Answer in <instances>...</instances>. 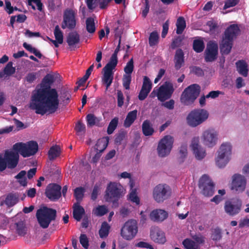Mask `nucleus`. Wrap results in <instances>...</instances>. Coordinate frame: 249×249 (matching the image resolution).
I'll return each mask as SVG.
<instances>
[{
	"mask_svg": "<svg viewBox=\"0 0 249 249\" xmlns=\"http://www.w3.org/2000/svg\"><path fill=\"white\" fill-rule=\"evenodd\" d=\"M54 81L53 74H47L41 81L40 88L33 92L29 107L36 113L52 114L58 109L59 94L55 89L51 88Z\"/></svg>",
	"mask_w": 249,
	"mask_h": 249,
	"instance_id": "1",
	"label": "nucleus"
},
{
	"mask_svg": "<svg viewBox=\"0 0 249 249\" xmlns=\"http://www.w3.org/2000/svg\"><path fill=\"white\" fill-rule=\"evenodd\" d=\"M125 193L124 187L119 183L110 182L107 185L104 199L106 201L112 203L113 208L119 207V200L122 198Z\"/></svg>",
	"mask_w": 249,
	"mask_h": 249,
	"instance_id": "2",
	"label": "nucleus"
},
{
	"mask_svg": "<svg viewBox=\"0 0 249 249\" xmlns=\"http://www.w3.org/2000/svg\"><path fill=\"white\" fill-rule=\"evenodd\" d=\"M240 30L238 25L231 24L225 31L222 37L220 50L222 54H228L232 47L233 40L240 34Z\"/></svg>",
	"mask_w": 249,
	"mask_h": 249,
	"instance_id": "3",
	"label": "nucleus"
},
{
	"mask_svg": "<svg viewBox=\"0 0 249 249\" xmlns=\"http://www.w3.org/2000/svg\"><path fill=\"white\" fill-rule=\"evenodd\" d=\"M36 217L40 226L46 229L52 221L55 220L57 212L55 209L44 206L37 211Z\"/></svg>",
	"mask_w": 249,
	"mask_h": 249,
	"instance_id": "4",
	"label": "nucleus"
},
{
	"mask_svg": "<svg viewBox=\"0 0 249 249\" xmlns=\"http://www.w3.org/2000/svg\"><path fill=\"white\" fill-rule=\"evenodd\" d=\"M209 115L208 111L205 109H195L187 116V123L189 126L195 127L206 121Z\"/></svg>",
	"mask_w": 249,
	"mask_h": 249,
	"instance_id": "5",
	"label": "nucleus"
},
{
	"mask_svg": "<svg viewBox=\"0 0 249 249\" xmlns=\"http://www.w3.org/2000/svg\"><path fill=\"white\" fill-rule=\"evenodd\" d=\"M12 149L18 151L24 158L29 157L36 154L38 145L35 141H30L27 143L17 142L13 145Z\"/></svg>",
	"mask_w": 249,
	"mask_h": 249,
	"instance_id": "6",
	"label": "nucleus"
},
{
	"mask_svg": "<svg viewBox=\"0 0 249 249\" xmlns=\"http://www.w3.org/2000/svg\"><path fill=\"white\" fill-rule=\"evenodd\" d=\"M200 87L197 84H193L186 88L181 94L180 101L186 106L192 105L198 96Z\"/></svg>",
	"mask_w": 249,
	"mask_h": 249,
	"instance_id": "7",
	"label": "nucleus"
},
{
	"mask_svg": "<svg viewBox=\"0 0 249 249\" xmlns=\"http://www.w3.org/2000/svg\"><path fill=\"white\" fill-rule=\"evenodd\" d=\"M231 154V146L230 143L226 142L221 144L215 161L219 168H223L228 163Z\"/></svg>",
	"mask_w": 249,
	"mask_h": 249,
	"instance_id": "8",
	"label": "nucleus"
},
{
	"mask_svg": "<svg viewBox=\"0 0 249 249\" xmlns=\"http://www.w3.org/2000/svg\"><path fill=\"white\" fill-rule=\"evenodd\" d=\"M171 194V189L166 184H159L154 188L153 196L158 203H162L169 198Z\"/></svg>",
	"mask_w": 249,
	"mask_h": 249,
	"instance_id": "9",
	"label": "nucleus"
},
{
	"mask_svg": "<svg viewBox=\"0 0 249 249\" xmlns=\"http://www.w3.org/2000/svg\"><path fill=\"white\" fill-rule=\"evenodd\" d=\"M137 232L138 227L137 222L133 219L126 221L121 230V236L124 239L127 240H131L133 239Z\"/></svg>",
	"mask_w": 249,
	"mask_h": 249,
	"instance_id": "10",
	"label": "nucleus"
},
{
	"mask_svg": "<svg viewBox=\"0 0 249 249\" xmlns=\"http://www.w3.org/2000/svg\"><path fill=\"white\" fill-rule=\"evenodd\" d=\"M173 138L170 135L165 136L161 139L158 144L157 151L160 157H165L168 155L173 147Z\"/></svg>",
	"mask_w": 249,
	"mask_h": 249,
	"instance_id": "11",
	"label": "nucleus"
},
{
	"mask_svg": "<svg viewBox=\"0 0 249 249\" xmlns=\"http://www.w3.org/2000/svg\"><path fill=\"white\" fill-rule=\"evenodd\" d=\"M199 187L202 194L205 196H212L214 193V184L209 177L204 174L199 179Z\"/></svg>",
	"mask_w": 249,
	"mask_h": 249,
	"instance_id": "12",
	"label": "nucleus"
},
{
	"mask_svg": "<svg viewBox=\"0 0 249 249\" xmlns=\"http://www.w3.org/2000/svg\"><path fill=\"white\" fill-rule=\"evenodd\" d=\"M242 205V201L238 199L227 200L224 205L225 212L230 216H235L240 213Z\"/></svg>",
	"mask_w": 249,
	"mask_h": 249,
	"instance_id": "13",
	"label": "nucleus"
},
{
	"mask_svg": "<svg viewBox=\"0 0 249 249\" xmlns=\"http://www.w3.org/2000/svg\"><path fill=\"white\" fill-rule=\"evenodd\" d=\"M174 91L173 84L169 82H165L158 89L157 96L159 100L164 102L170 99Z\"/></svg>",
	"mask_w": 249,
	"mask_h": 249,
	"instance_id": "14",
	"label": "nucleus"
},
{
	"mask_svg": "<svg viewBox=\"0 0 249 249\" xmlns=\"http://www.w3.org/2000/svg\"><path fill=\"white\" fill-rule=\"evenodd\" d=\"M218 46L215 41H210L204 52V59L206 62H213L217 59Z\"/></svg>",
	"mask_w": 249,
	"mask_h": 249,
	"instance_id": "15",
	"label": "nucleus"
},
{
	"mask_svg": "<svg viewBox=\"0 0 249 249\" xmlns=\"http://www.w3.org/2000/svg\"><path fill=\"white\" fill-rule=\"evenodd\" d=\"M232 178L231 190L236 193L243 192L245 190L247 184L245 177L240 174H234Z\"/></svg>",
	"mask_w": 249,
	"mask_h": 249,
	"instance_id": "16",
	"label": "nucleus"
},
{
	"mask_svg": "<svg viewBox=\"0 0 249 249\" xmlns=\"http://www.w3.org/2000/svg\"><path fill=\"white\" fill-rule=\"evenodd\" d=\"M61 186L57 184H50L45 191V196L50 201L55 202L61 196Z\"/></svg>",
	"mask_w": 249,
	"mask_h": 249,
	"instance_id": "17",
	"label": "nucleus"
},
{
	"mask_svg": "<svg viewBox=\"0 0 249 249\" xmlns=\"http://www.w3.org/2000/svg\"><path fill=\"white\" fill-rule=\"evenodd\" d=\"M4 159L9 169H13L17 167L19 161V153L18 151L6 150L4 154Z\"/></svg>",
	"mask_w": 249,
	"mask_h": 249,
	"instance_id": "18",
	"label": "nucleus"
},
{
	"mask_svg": "<svg viewBox=\"0 0 249 249\" xmlns=\"http://www.w3.org/2000/svg\"><path fill=\"white\" fill-rule=\"evenodd\" d=\"M76 26L75 13L71 9L65 10L63 16V21L61 27L63 29L68 28L73 29Z\"/></svg>",
	"mask_w": 249,
	"mask_h": 249,
	"instance_id": "19",
	"label": "nucleus"
},
{
	"mask_svg": "<svg viewBox=\"0 0 249 249\" xmlns=\"http://www.w3.org/2000/svg\"><path fill=\"white\" fill-rule=\"evenodd\" d=\"M217 133L213 129H208L205 131L202 135L203 143L209 147L213 146L217 139Z\"/></svg>",
	"mask_w": 249,
	"mask_h": 249,
	"instance_id": "20",
	"label": "nucleus"
},
{
	"mask_svg": "<svg viewBox=\"0 0 249 249\" xmlns=\"http://www.w3.org/2000/svg\"><path fill=\"white\" fill-rule=\"evenodd\" d=\"M150 235L151 239L155 243L163 244L166 242L164 232L158 227H152Z\"/></svg>",
	"mask_w": 249,
	"mask_h": 249,
	"instance_id": "21",
	"label": "nucleus"
},
{
	"mask_svg": "<svg viewBox=\"0 0 249 249\" xmlns=\"http://www.w3.org/2000/svg\"><path fill=\"white\" fill-rule=\"evenodd\" d=\"M191 147L196 159L201 160L205 157L206 151L199 145L198 138L193 139L192 141Z\"/></svg>",
	"mask_w": 249,
	"mask_h": 249,
	"instance_id": "22",
	"label": "nucleus"
},
{
	"mask_svg": "<svg viewBox=\"0 0 249 249\" xmlns=\"http://www.w3.org/2000/svg\"><path fill=\"white\" fill-rule=\"evenodd\" d=\"M149 216L153 221L162 222L168 217V213L164 210L156 209L150 213Z\"/></svg>",
	"mask_w": 249,
	"mask_h": 249,
	"instance_id": "23",
	"label": "nucleus"
},
{
	"mask_svg": "<svg viewBox=\"0 0 249 249\" xmlns=\"http://www.w3.org/2000/svg\"><path fill=\"white\" fill-rule=\"evenodd\" d=\"M174 62L176 70H179L184 64V53L181 49H178L175 53Z\"/></svg>",
	"mask_w": 249,
	"mask_h": 249,
	"instance_id": "24",
	"label": "nucleus"
},
{
	"mask_svg": "<svg viewBox=\"0 0 249 249\" xmlns=\"http://www.w3.org/2000/svg\"><path fill=\"white\" fill-rule=\"evenodd\" d=\"M104 71L103 76L102 78V81L106 84V89L110 86L112 83L113 79V72L112 71L103 69Z\"/></svg>",
	"mask_w": 249,
	"mask_h": 249,
	"instance_id": "25",
	"label": "nucleus"
},
{
	"mask_svg": "<svg viewBox=\"0 0 249 249\" xmlns=\"http://www.w3.org/2000/svg\"><path fill=\"white\" fill-rule=\"evenodd\" d=\"M137 110L135 109L134 110L129 112L124 121V126L125 127H129L137 119Z\"/></svg>",
	"mask_w": 249,
	"mask_h": 249,
	"instance_id": "26",
	"label": "nucleus"
},
{
	"mask_svg": "<svg viewBox=\"0 0 249 249\" xmlns=\"http://www.w3.org/2000/svg\"><path fill=\"white\" fill-rule=\"evenodd\" d=\"M79 42L80 36L77 32H72L68 34L67 38V42L70 47H73L74 45L79 43Z\"/></svg>",
	"mask_w": 249,
	"mask_h": 249,
	"instance_id": "27",
	"label": "nucleus"
},
{
	"mask_svg": "<svg viewBox=\"0 0 249 249\" xmlns=\"http://www.w3.org/2000/svg\"><path fill=\"white\" fill-rule=\"evenodd\" d=\"M109 138L108 137H103L99 139L96 142L94 148L97 151L102 153L108 145Z\"/></svg>",
	"mask_w": 249,
	"mask_h": 249,
	"instance_id": "28",
	"label": "nucleus"
},
{
	"mask_svg": "<svg viewBox=\"0 0 249 249\" xmlns=\"http://www.w3.org/2000/svg\"><path fill=\"white\" fill-rule=\"evenodd\" d=\"M86 121L88 126L91 127L93 125L97 126H102L100 124L101 118L96 117L93 114H88L86 116Z\"/></svg>",
	"mask_w": 249,
	"mask_h": 249,
	"instance_id": "29",
	"label": "nucleus"
},
{
	"mask_svg": "<svg viewBox=\"0 0 249 249\" xmlns=\"http://www.w3.org/2000/svg\"><path fill=\"white\" fill-rule=\"evenodd\" d=\"M237 71L240 74L244 77H247L248 74V65L246 62L243 60H239L236 62Z\"/></svg>",
	"mask_w": 249,
	"mask_h": 249,
	"instance_id": "30",
	"label": "nucleus"
},
{
	"mask_svg": "<svg viewBox=\"0 0 249 249\" xmlns=\"http://www.w3.org/2000/svg\"><path fill=\"white\" fill-rule=\"evenodd\" d=\"M142 131L145 136H151L153 134L154 130L149 120L143 121L142 124Z\"/></svg>",
	"mask_w": 249,
	"mask_h": 249,
	"instance_id": "31",
	"label": "nucleus"
},
{
	"mask_svg": "<svg viewBox=\"0 0 249 249\" xmlns=\"http://www.w3.org/2000/svg\"><path fill=\"white\" fill-rule=\"evenodd\" d=\"M61 153L60 147L55 145L52 146L48 151V157L50 160H52L59 157Z\"/></svg>",
	"mask_w": 249,
	"mask_h": 249,
	"instance_id": "32",
	"label": "nucleus"
},
{
	"mask_svg": "<svg viewBox=\"0 0 249 249\" xmlns=\"http://www.w3.org/2000/svg\"><path fill=\"white\" fill-rule=\"evenodd\" d=\"M18 195L16 194H9L5 200V203L8 207H11L18 202Z\"/></svg>",
	"mask_w": 249,
	"mask_h": 249,
	"instance_id": "33",
	"label": "nucleus"
},
{
	"mask_svg": "<svg viewBox=\"0 0 249 249\" xmlns=\"http://www.w3.org/2000/svg\"><path fill=\"white\" fill-rule=\"evenodd\" d=\"M85 213L84 209L79 204H75L73 211V217L77 221L81 220L83 215Z\"/></svg>",
	"mask_w": 249,
	"mask_h": 249,
	"instance_id": "34",
	"label": "nucleus"
},
{
	"mask_svg": "<svg viewBox=\"0 0 249 249\" xmlns=\"http://www.w3.org/2000/svg\"><path fill=\"white\" fill-rule=\"evenodd\" d=\"M176 33L178 35L181 34L186 28V21L182 17H179L176 23Z\"/></svg>",
	"mask_w": 249,
	"mask_h": 249,
	"instance_id": "35",
	"label": "nucleus"
},
{
	"mask_svg": "<svg viewBox=\"0 0 249 249\" xmlns=\"http://www.w3.org/2000/svg\"><path fill=\"white\" fill-rule=\"evenodd\" d=\"M86 30L89 33L93 34L96 30L94 19L92 17L87 18L86 20Z\"/></svg>",
	"mask_w": 249,
	"mask_h": 249,
	"instance_id": "36",
	"label": "nucleus"
},
{
	"mask_svg": "<svg viewBox=\"0 0 249 249\" xmlns=\"http://www.w3.org/2000/svg\"><path fill=\"white\" fill-rule=\"evenodd\" d=\"M205 48L203 41L201 39H195L193 41V48L197 53H201Z\"/></svg>",
	"mask_w": 249,
	"mask_h": 249,
	"instance_id": "37",
	"label": "nucleus"
},
{
	"mask_svg": "<svg viewBox=\"0 0 249 249\" xmlns=\"http://www.w3.org/2000/svg\"><path fill=\"white\" fill-rule=\"evenodd\" d=\"M182 244L186 249H200L196 243L189 238L184 239Z\"/></svg>",
	"mask_w": 249,
	"mask_h": 249,
	"instance_id": "38",
	"label": "nucleus"
},
{
	"mask_svg": "<svg viewBox=\"0 0 249 249\" xmlns=\"http://www.w3.org/2000/svg\"><path fill=\"white\" fill-rule=\"evenodd\" d=\"M74 129L76 132V134L81 138H82L86 132L85 125L79 121L76 124Z\"/></svg>",
	"mask_w": 249,
	"mask_h": 249,
	"instance_id": "39",
	"label": "nucleus"
},
{
	"mask_svg": "<svg viewBox=\"0 0 249 249\" xmlns=\"http://www.w3.org/2000/svg\"><path fill=\"white\" fill-rule=\"evenodd\" d=\"M109 229L110 226L108 224L106 221L103 222L99 231L100 237L102 238L107 237L109 233Z\"/></svg>",
	"mask_w": 249,
	"mask_h": 249,
	"instance_id": "40",
	"label": "nucleus"
},
{
	"mask_svg": "<svg viewBox=\"0 0 249 249\" xmlns=\"http://www.w3.org/2000/svg\"><path fill=\"white\" fill-rule=\"evenodd\" d=\"M117 63V56L112 55L109 62L106 64L104 68L113 71V70L115 69Z\"/></svg>",
	"mask_w": 249,
	"mask_h": 249,
	"instance_id": "41",
	"label": "nucleus"
},
{
	"mask_svg": "<svg viewBox=\"0 0 249 249\" xmlns=\"http://www.w3.org/2000/svg\"><path fill=\"white\" fill-rule=\"evenodd\" d=\"M118 123L119 119L118 117H114L111 120L107 128V133L108 134L110 135L113 133L114 131L117 128Z\"/></svg>",
	"mask_w": 249,
	"mask_h": 249,
	"instance_id": "42",
	"label": "nucleus"
},
{
	"mask_svg": "<svg viewBox=\"0 0 249 249\" xmlns=\"http://www.w3.org/2000/svg\"><path fill=\"white\" fill-rule=\"evenodd\" d=\"M23 46L27 51L31 53H34V55L38 58H41L42 57V55L40 52L37 51L35 48L33 47L31 45L28 44L26 42H24L23 44Z\"/></svg>",
	"mask_w": 249,
	"mask_h": 249,
	"instance_id": "43",
	"label": "nucleus"
},
{
	"mask_svg": "<svg viewBox=\"0 0 249 249\" xmlns=\"http://www.w3.org/2000/svg\"><path fill=\"white\" fill-rule=\"evenodd\" d=\"M159 36L157 31L152 32L149 37V44L150 46H153L158 44Z\"/></svg>",
	"mask_w": 249,
	"mask_h": 249,
	"instance_id": "44",
	"label": "nucleus"
},
{
	"mask_svg": "<svg viewBox=\"0 0 249 249\" xmlns=\"http://www.w3.org/2000/svg\"><path fill=\"white\" fill-rule=\"evenodd\" d=\"M179 155L178 161L180 163L184 161L185 158L187 155V146L186 144H182L179 148Z\"/></svg>",
	"mask_w": 249,
	"mask_h": 249,
	"instance_id": "45",
	"label": "nucleus"
},
{
	"mask_svg": "<svg viewBox=\"0 0 249 249\" xmlns=\"http://www.w3.org/2000/svg\"><path fill=\"white\" fill-rule=\"evenodd\" d=\"M13 62H9L4 68L3 71L7 76H11L16 71V69L13 67Z\"/></svg>",
	"mask_w": 249,
	"mask_h": 249,
	"instance_id": "46",
	"label": "nucleus"
},
{
	"mask_svg": "<svg viewBox=\"0 0 249 249\" xmlns=\"http://www.w3.org/2000/svg\"><path fill=\"white\" fill-rule=\"evenodd\" d=\"M54 35L55 39L61 44L63 42V34L62 31L60 29L58 25L55 27L54 30Z\"/></svg>",
	"mask_w": 249,
	"mask_h": 249,
	"instance_id": "47",
	"label": "nucleus"
},
{
	"mask_svg": "<svg viewBox=\"0 0 249 249\" xmlns=\"http://www.w3.org/2000/svg\"><path fill=\"white\" fill-rule=\"evenodd\" d=\"M17 233L20 236H24L26 233L25 225L23 221H19L16 223Z\"/></svg>",
	"mask_w": 249,
	"mask_h": 249,
	"instance_id": "48",
	"label": "nucleus"
},
{
	"mask_svg": "<svg viewBox=\"0 0 249 249\" xmlns=\"http://www.w3.org/2000/svg\"><path fill=\"white\" fill-rule=\"evenodd\" d=\"M84 189L82 187H77L75 189L74 196L78 202L82 200L84 196Z\"/></svg>",
	"mask_w": 249,
	"mask_h": 249,
	"instance_id": "49",
	"label": "nucleus"
},
{
	"mask_svg": "<svg viewBox=\"0 0 249 249\" xmlns=\"http://www.w3.org/2000/svg\"><path fill=\"white\" fill-rule=\"evenodd\" d=\"M222 237V231L219 228H216L212 231L211 238L214 241H218Z\"/></svg>",
	"mask_w": 249,
	"mask_h": 249,
	"instance_id": "50",
	"label": "nucleus"
},
{
	"mask_svg": "<svg viewBox=\"0 0 249 249\" xmlns=\"http://www.w3.org/2000/svg\"><path fill=\"white\" fill-rule=\"evenodd\" d=\"M134 70V62L133 58L130 59L126 63V66L124 68V71L125 74L131 75Z\"/></svg>",
	"mask_w": 249,
	"mask_h": 249,
	"instance_id": "51",
	"label": "nucleus"
},
{
	"mask_svg": "<svg viewBox=\"0 0 249 249\" xmlns=\"http://www.w3.org/2000/svg\"><path fill=\"white\" fill-rule=\"evenodd\" d=\"M129 199L131 202L135 203L136 205L140 204V198L137 196L136 189H132L129 195Z\"/></svg>",
	"mask_w": 249,
	"mask_h": 249,
	"instance_id": "52",
	"label": "nucleus"
},
{
	"mask_svg": "<svg viewBox=\"0 0 249 249\" xmlns=\"http://www.w3.org/2000/svg\"><path fill=\"white\" fill-rule=\"evenodd\" d=\"M122 81L124 88L125 89H129L131 81V75L124 74L123 77Z\"/></svg>",
	"mask_w": 249,
	"mask_h": 249,
	"instance_id": "53",
	"label": "nucleus"
},
{
	"mask_svg": "<svg viewBox=\"0 0 249 249\" xmlns=\"http://www.w3.org/2000/svg\"><path fill=\"white\" fill-rule=\"evenodd\" d=\"M152 84L150 79L147 76H144L142 88L150 92L152 89Z\"/></svg>",
	"mask_w": 249,
	"mask_h": 249,
	"instance_id": "54",
	"label": "nucleus"
},
{
	"mask_svg": "<svg viewBox=\"0 0 249 249\" xmlns=\"http://www.w3.org/2000/svg\"><path fill=\"white\" fill-rule=\"evenodd\" d=\"M79 241L80 244L84 249H88L89 246V241L86 234H81L79 237Z\"/></svg>",
	"mask_w": 249,
	"mask_h": 249,
	"instance_id": "55",
	"label": "nucleus"
},
{
	"mask_svg": "<svg viewBox=\"0 0 249 249\" xmlns=\"http://www.w3.org/2000/svg\"><path fill=\"white\" fill-rule=\"evenodd\" d=\"M126 134V132L124 131H120L116 135L115 139V143L116 144H121L122 141L124 139Z\"/></svg>",
	"mask_w": 249,
	"mask_h": 249,
	"instance_id": "56",
	"label": "nucleus"
},
{
	"mask_svg": "<svg viewBox=\"0 0 249 249\" xmlns=\"http://www.w3.org/2000/svg\"><path fill=\"white\" fill-rule=\"evenodd\" d=\"M108 212L107 209L104 205L98 206L95 212V214L98 216H103Z\"/></svg>",
	"mask_w": 249,
	"mask_h": 249,
	"instance_id": "57",
	"label": "nucleus"
},
{
	"mask_svg": "<svg viewBox=\"0 0 249 249\" xmlns=\"http://www.w3.org/2000/svg\"><path fill=\"white\" fill-rule=\"evenodd\" d=\"M100 190V185L99 184L96 183L94 186L91 194V199L92 200H95L98 196L99 194V192Z\"/></svg>",
	"mask_w": 249,
	"mask_h": 249,
	"instance_id": "58",
	"label": "nucleus"
},
{
	"mask_svg": "<svg viewBox=\"0 0 249 249\" xmlns=\"http://www.w3.org/2000/svg\"><path fill=\"white\" fill-rule=\"evenodd\" d=\"M182 40V37L180 36L174 38L171 44V48L172 49H175L177 47H180L181 45Z\"/></svg>",
	"mask_w": 249,
	"mask_h": 249,
	"instance_id": "59",
	"label": "nucleus"
},
{
	"mask_svg": "<svg viewBox=\"0 0 249 249\" xmlns=\"http://www.w3.org/2000/svg\"><path fill=\"white\" fill-rule=\"evenodd\" d=\"M37 75V72H29L25 77V81L28 83H32L36 80Z\"/></svg>",
	"mask_w": 249,
	"mask_h": 249,
	"instance_id": "60",
	"label": "nucleus"
},
{
	"mask_svg": "<svg viewBox=\"0 0 249 249\" xmlns=\"http://www.w3.org/2000/svg\"><path fill=\"white\" fill-rule=\"evenodd\" d=\"M117 94V106L119 107H122L124 103V97L121 90H118Z\"/></svg>",
	"mask_w": 249,
	"mask_h": 249,
	"instance_id": "61",
	"label": "nucleus"
},
{
	"mask_svg": "<svg viewBox=\"0 0 249 249\" xmlns=\"http://www.w3.org/2000/svg\"><path fill=\"white\" fill-rule=\"evenodd\" d=\"M240 0H227L225 2L223 9L226 10L229 8L235 6L239 2Z\"/></svg>",
	"mask_w": 249,
	"mask_h": 249,
	"instance_id": "62",
	"label": "nucleus"
},
{
	"mask_svg": "<svg viewBox=\"0 0 249 249\" xmlns=\"http://www.w3.org/2000/svg\"><path fill=\"white\" fill-rule=\"evenodd\" d=\"M135 247L141 248H146L149 249H154L152 245L147 242L141 241L135 244Z\"/></svg>",
	"mask_w": 249,
	"mask_h": 249,
	"instance_id": "63",
	"label": "nucleus"
},
{
	"mask_svg": "<svg viewBox=\"0 0 249 249\" xmlns=\"http://www.w3.org/2000/svg\"><path fill=\"white\" fill-rule=\"evenodd\" d=\"M149 92V91L142 88L138 95L139 99L141 101L144 100L147 97Z\"/></svg>",
	"mask_w": 249,
	"mask_h": 249,
	"instance_id": "64",
	"label": "nucleus"
}]
</instances>
